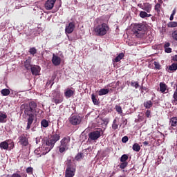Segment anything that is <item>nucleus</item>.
Returning a JSON list of instances; mask_svg holds the SVG:
<instances>
[{
    "mask_svg": "<svg viewBox=\"0 0 177 177\" xmlns=\"http://www.w3.org/2000/svg\"><path fill=\"white\" fill-rule=\"evenodd\" d=\"M60 133L58 132V131H57L55 133H53L48 139L46 140V145L37 148L35 151V153L39 155V156L47 154L53 149V148L55 147L56 142L60 140Z\"/></svg>",
    "mask_w": 177,
    "mask_h": 177,
    "instance_id": "obj_1",
    "label": "nucleus"
},
{
    "mask_svg": "<svg viewBox=\"0 0 177 177\" xmlns=\"http://www.w3.org/2000/svg\"><path fill=\"white\" fill-rule=\"evenodd\" d=\"M37 104L35 100L29 102V103L22 104L21 109L24 111V114L28 120L26 129H30L32 122L35 120V112L37 111Z\"/></svg>",
    "mask_w": 177,
    "mask_h": 177,
    "instance_id": "obj_2",
    "label": "nucleus"
},
{
    "mask_svg": "<svg viewBox=\"0 0 177 177\" xmlns=\"http://www.w3.org/2000/svg\"><path fill=\"white\" fill-rule=\"evenodd\" d=\"M147 31V26L142 23L136 24L132 28V32L136 35L138 38H142L145 36Z\"/></svg>",
    "mask_w": 177,
    "mask_h": 177,
    "instance_id": "obj_3",
    "label": "nucleus"
},
{
    "mask_svg": "<svg viewBox=\"0 0 177 177\" xmlns=\"http://www.w3.org/2000/svg\"><path fill=\"white\" fill-rule=\"evenodd\" d=\"M66 165H67V168L65 171V177L75 176L76 171V165H73L71 160H68L67 162H66Z\"/></svg>",
    "mask_w": 177,
    "mask_h": 177,
    "instance_id": "obj_4",
    "label": "nucleus"
},
{
    "mask_svg": "<svg viewBox=\"0 0 177 177\" xmlns=\"http://www.w3.org/2000/svg\"><path fill=\"white\" fill-rule=\"evenodd\" d=\"M71 140L70 136H65L61 140L60 145L58 147L59 153H64V151L68 150Z\"/></svg>",
    "mask_w": 177,
    "mask_h": 177,
    "instance_id": "obj_5",
    "label": "nucleus"
},
{
    "mask_svg": "<svg viewBox=\"0 0 177 177\" xmlns=\"http://www.w3.org/2000/svg\"><path fill=\"white\" fill-rule=\"evenodd\" d=\"M109 30V26L106 23H102L101 25H97L95 28V32L98 36H105L107 31Z\"/></svg>",
    "mask_w": 177,
    "mask_h": 177,
    "instance_id": "obj_6",
    "label": "nucleus"
},
{
    "mask_svg": "<svg viewBox=\"0 0 177 177\" xmlns=\"http://www.w3.org/2000/svg\"><path fill=\"white\" fill-rule=\"evenodd\" d=\"M104 134V131L102 129H97L95 131L89 133L88 137L91 140H97L101 136Z\"/></svg>",
    "mask_w": 177,
    "mask_h": 177,
    "instance_id": "obj_7",
    "label": "nucleus"
},
{
    "mask_svg": "<svg viewBox=\"0 0 177 177\" xmlns=\"http://www.w3.org/2000/svg\"><path fill=\"white\" fill-rule=\"evenodd\" d=\"M82 121V118L79 115H71L69 117V122L73 126L80 125Z\"/></svg>",
    "mask_w": 177,
    "mask_h": 177,
    "instance_id": "obj_8",
    "label": "nucleus"
},
{
    "mask_svg": "<svg viewBox=\"0 0 177 177\" xmlns=\"http://www.w3.org/2000/svg\"><path fill=\"white\" fill-rule=\"evenodd\" d=\"M28 136L26 133H23V134H21L20 136L18 138V142L21 146L26 147V146H28L29 145V140H28Z\"/></svg>",
    "mask_w": 177,
    "mask_h": 177,
    "instance_id": "obj_9",
    "label": "nucleus"
},
{
    "mask_svg": "<svg viewBox=\"0 0 177 177\" xmlns=\"http://www.w3.org/2000/svg\"><path fill=\"white\" fill-rule=\"evenodd\" d=\"M138 7L141 8L142 10H145L147 14H150L151 10H152V4L149 2L145 3H138Z\"/></svg>",
    "mask_w": 177,
    "mask_h": 177,
    "instance_id": "obj_10",
    "label": "nucleus"
},
{
    "mask_svg": "<svg viewBox=\"0 0 177 177\" xmlns=\"http://www.w3.org/2000/svg\"><path fill=\"white\" fill-rule=\"evenodd\" d=\"M57 0H47L44 3V7L46 10H52Z\"/></svg>",
    "mask_w": 177,
    "mask_h": 177,
    "instance_id": "obj_11",
    "label": "nucleus"
},
{
    "mask_svg": "<svg viewBox=\"0 0 177 177\" xmlns=\"http://www.w3.org/2000/svg\"><path fill=\"white\" fill-rule=\"evenodd\" d=\"M74 29H75V24L73 21H71L68 25H66L65 32L70 35L73 32Z\"/></svg>",
    "mask_w": 177,
    "mask_h": 177,
    "instance_id": "obj_12",
    "label": "nucleus"
},
{
    "mask_svg": "<svg viewBox=\"0 0 177 177\" xmlns=\"http://www.w3.org/2000/svg\"><path fill=\"white\" fill-rule=\"evenodd\" d=\"M41 72V67L39 66H31V73L32 75H39Z\"/></svg>",
    "mask_w": 177,
    "mask_h": 177,
    "instance_id": "obj_13",
    "label": "nucleus"
},
{
    "mask_svg": "<svg viewBox=\"0 0 177 177\" xmlns=\"http://www.w3.org/2000/svg\"><path fill=\"white\" fill-rule=\"evenodd\" d=\"M61 62H62V59L60 57L55 55V54H53L52 62L54 66L60 65Z\"/></svg>",
    "mask_w": 177,
    "mask_h": 177,
    "instance_id": "obj_14",
    "label": "nucleus"
},
{
    "mask_svg": "<svg viewBox=\"0 0 177 177\" xmlns=\"http://www.w3.org/2000/svg\"><path fill=\"white\" fill-rule=\"evenodd\" d=\"M63 97L61 96L60 94H57L55 97H53L52 98V102L55 104H59L60 103H62V102H63Z\"/></svg>",
    "mask_w": 177,
    "mask_h": 177,
    "instance_id": "obj_15",
    "label": "nucleus"
},
{
    "mask_svg": "<svg viewBox=\"0 0 177 177\" xmlns=\"http://www.w3.org/2000/svg\"><path fill=\"white\" fill-rule=\"evenodd\" d=\"M169 125L173 129H177V117H172L169 120Z\"/></svg>",
    "mask_w": 177,
    "mask_h": 177,
    "instance_id": "obj_16",
    "label": "nucleus"
},
{
    "mask_svg": "<svg viewBox=\"0 0 177 177\" xmlns=\"http://www.w3.org/2000/svg\"><path fill=\"white\" fill-rule=\"evenodd\" d=\"M75 93V90L68 88L67 90H66V91L64 93V96L66 98H70L73 96Z\"/></svg>",
    "mask_w": 177,
    "mask_h": 177,
    "instance_id": "obj_17",
    "label": "nucleus"
},
{
    "mask_svg": "<svg viewBox=\"0 0 177 177\" xmlns=\"http://www.w3.org/2000/svg\"><path fill=\"white\" fill-rule=\"evenodd\" d=\"M24 67L25 68H26L28 71H31V67H32V64H31V59H27L26 61H24Z\"/></svg>",
    "mask_w": 177,
    "mask_h": 177,
    "instance_id": "obj_18",
    "label": "nucleus"
},
{
    "mask_svg": "<svg viewBox=\"0 0 177 177\" xmlns=\"http://www.w3.org/2000/svg\"><path fill=\"white\" fill-rule=\"evenodd\" d=\"M152 16L151 14H148L146 10L140 11V17L141 19H146V17H151Z\"/></svg>",
    "mask_w": 177,
    "mask_h": 177,
    "instance_id": "obj_19",
    "label": "nucleus"
},
{
    "mask_svg": "<svg viewBox=\"0 0 177 177\" xmlns=\"http://www.w3.org/2000/svg\"><path fill=\"white\" fill-rule=\"evenodd\" d=\"M7 117L6 112L0 111V122H6L5 119H7Z\"/></svg>",
    "mask_w": 177,
    "mask_h": 177,
    "instance_id": "obj_20",
    "label": "nucleus"
},
{
    "mask_svg": "<svg viewBox=\"0 0 177 177\" xmlns=\"http://www.w3.org/2000/svg\"><path fill=\"white\" fill-rule=\"evenodd\" d=\"M162 6L160 3H156L154 6V10L157 12L158 15H160L161 12Z\"/></svg>",
    "mask_w": 177,
    "mask_h": 177,
    "instance_id": "obj_21",
    "label": "nucleus"
},
{
    "mask_svg": "<svg viewBox=\"0 0 177 177\" xmlns=\"http://www.w3.org/2000/svg\"><path fill=\"white\" fill-rule=\"evenodd\" d=\"M153 106V102L151 100H147L144 102V107L146 109H151Z\"/></svg>",
    "mask_w": 177,
    "mask_h": 177,
    "instance_id": "obj_22",
    "label": "nucleus"
},
{
    "mask_svg": "<svg viewBox=\"0 0 177 177\" xmlns=\"http://www.w3.org/2000/svg\"><path fill=\"white\" fill-rule=\"evenodd\" d=\"M167 84H165V83L164 82L160 83V91H161V93H165V91H167Z\"/></svg>",
    "mask_w": 177,
    "mask_h": 177,
    "instance_id": "obj_23",
    "label": "nucleus"
},
{
    "mask_svg": "<svg viewBox=\"0 0 177 177\" xmlns=\"http://www.w3.org/2000/svg\"><path fill=\"white\" fill-rule=\"evenodd\" d=\"M168 69L170 72H176V71H177V64L174 63L171 64L170 66H169Z\"/></svg>",
    "mask_w": 177,
    "mask_h": 177,
    "instance_id": "obj_24",
    "label": "nucleus"
},
{
    "mask_svg": "<svg viewBox=\"0 0 177 177\" xmlns=\"http://www.w3.org/2000/svg\"><path fill=\"white\" fill-rule=\"evenodd\" d=\"M0 148L1 149H8L9 148V144L7 141H2L0 144Z\"/></svg>",
    "mask_w": 177,
    "mask_h": 177,
    "instance_id": "obj_25",
    "label": "nucleus"
},
{
    "mask_svg": "<svg viewBox=\"0 0 177 177\" xmlns=\"http://www.w3.org/2000/svg\"><path fill=\"white\" fill-rule=\"evenodd\" d=\"M41 127L46 129V127H49V122H48L46 119H42V120L41 121Z\"/></svg>",
    "mask_w": 177,
    "mask_h": 177,
    "instance_id": "obj_26",
    "label": "nucleus"
},
{
    "mask_svg": "<svg viewBox=\"0 0 177 177\" xmlns=\"http://www.w3.org/2000/svg\"><path fill=\"white\" fill-rule=\"evenodd\" d=\"M29 53L32 55V57H35V55L37 53L36 47H30V48H29Z\"/></svg>",
    "mask_w": 177,
    "mask_h": 177,
    "instance_id": "obj_27",
    "label": "nucleus"
},
{
    "mask_svg": "<svg viewBox=\"0 0 177 177\" xmlns=\"http://www.w3.org/2000/svg\"><path fill=\"white\" fill-rule=\"evenodd\" d=\"M109 93V89H100L98 91V95L99 96H102L103 95H107V93Z\"/></svg>",
    "mask_w": 177,
    "mask_h": 177,
    "instance_id": "obj_28",
    "label": "nucleus"
},
{
    "mask_svg": "<svg viewBox=\"0 0 177 177\" xmlns=\"http://www.w3.org/2000/svg\"><path fill=\"white\" fill-rule=\"evenodd\" d=\"M91 100L93 101V104H95V105L99 104V100H97V99L96 98L95 93H92Z\"/></svg>",
    "mask_w": 177,
    "mask_h": 177,
    "instance_id": "obj_29",
    "label": "nucleus"
},
{
    "mask_svg": "<svg viewBox=\"0 0 177 177\" xmlns=\"http://www.w3.org/2000/svg\"><path fill=\"white\" fill-rule=\"evenodd\" d=\"M83 158H84V153H78L75 156L76 161H81V160H82Z\"/></svg>",
    "mask_w": 177,
    "mask_h": 177,
    "instance_id": "obj_30",
    "label": "nucleus"
},
{
    "mask_svg": "<svg viewBox=\"0 0 177 177\" xmlns=\"http://www.w3.org/2000/svg\"><path fill=\"white\" fill-rule=\"evenodd\" d=\"M128 160H129V155H127V153H124L120 157V162H127Z\"/></svg>",
    "mask_w": 177,
    "mask_h": 177,
    "instance_id": "obj_31",
    "label": "nucleus"
},
{
    "mask_svg": "<svg viewBox=\"0 0 177 177\" xmlns=\"http://www.w3.org/2000/svg\"><path fill=\"white\" fill-rule=\"evenodd\" d=\"M168 28H176L177 27V21H169L167 24Z\"/></svg>",
    "mask_w": 177,
    "mask_h": 177,
    "instance_id": "obj_32",
    "label": "nucleus"
},
{
    "mask_svg": "<svg viewBox=\"0 0 177 177\" xmlns=\"http://www.w3.org/2000/svg\"><path fill=\"white\" fill-rule=\"evenodd\" d=\"M132 148L134 151H140V146L139 144H133Z\"/></svg>",
    "mask_w": 177,
    "mask_h": 177,
    "instance_id": "obj_33",
    "label": "nucleus"
},
{
    "mask_svg": "<svg viewBox=\"0 0 177 177\" xmlns=\"http://www.w3.org/2000/svg\"><path fill=\"white\" fill-rule=\"evenodd\" d=\"M153 65L155 66V69H161L162 68V66L160 64V62H158V61H154L153 62Z\"/></svg>",
    "mask_w": 177,
    "mask_h": 177,
    "instance_id": "obj_34",
    "label": "nucleus"
},
{
    "mask_svg": "<svg viewBox=\"0 0 177 177\" xmlns=\"http://www.w3.org/2000/svg\"><path fill=\"white\" fill-rule=\"evenodd\" d=\"M128 165H129L128 162H121L120 165V169H125V168H127Z\"/></svg>",
    "mask_w": 177,
    "mask_h": 177,
    "instance_id": "obj_35",
    "label": "nucleus"
},
{
    "mask_svg": "<svg viewBox=\"0 0 177 177\" xmlns=\"http://www.w3.org/2000/svg\"><path fill=\"white\" fill-rule=\"evenodd\" d=\"M3 96H8V95H10V91L9 89H2L1 91Z\"/></svg>",
    "mask_w": 177,
    "mask_h": 177,
    "instance_id": "obj_36",
    "label": "nucleus"
},
{
    "mask_svg": "<svg viewBox=\"0 0 177 177\" xmlns=\"http://www.w3.org/2000/svg\"><path fill=\"white\" fill-rule=\"evenodd\" d=\"M130 84L131 86H134L136 89H138V88H139L140 86L139 82L138 81H136V82H133V81H131Z\"/></svg>",
    "mask_w": 177,
    "mask_h": 177,
    "instance_id": "obj_37",
    "label": "nucleus"
},
{
    "mask_svg": "<svg viewBox=\"0 0 177 177\" xmlns=\"http://www.w3.org/2000/svg\"><path fill=\"white\" fill-rule=\"evenodd\" d=\"M115 109L120 114L122 113V112H123L122 108V106H120V105H115Z\"/></svg>",
    "mask_w": 177,
    "mask_h": 177,
    "instance_id": "obj_38",
    "label": "nucleus"
},
{
    "mask_svg": "<svg viewBox=\"0 0 177 177\" xmlns=\"http://www.w3.org/2000/svg\"><path fill=\"white\" fill-rule=\"evenodd\" d=\"M112 129H118V124H117V119H114L113 124H112Z\"/></svg>",
    "mask_w": 177,
    "mask_h": 177,
    "instance_id": "obj_39",
    "label": "nucleus"
},
{
    "mask_svg": "<svg viewBox=\"0 0 177 177\" xmlns=\"http://www.w3.org/2000/svg\"><path fill=\"white\" fill-rule=\"evenodd\" d=\"M26 172L29 175H31L33 172V168L32 167H28V168L26 169Z\"/></svg>",
    "mask_w": 177,
    "mask_h": 177,
    "instance_id": "obj_40",
    "label": "nucleus"
},
{
    "mask_svg": "<svg viewBox=\"0 0 177 177\" xmlns=\"http://www.w3.org/2000/svg\"><path fill=\"white\" fill-rule=\"evenodd\" d=\"M127 141H129L128 136H125L122 138V142L125 144L126 142H127Z\"/></svg>",
    "mask_w": 177,
    "mask_h": 177,
    "instance_id": "obj_41",
    "label": "nucleus"
},
{
    "mask_svg": "<svg viewBox=\"0 0 177 177\" xmlns=\"http://www.w3.org/2000/svg\"><path fill=\"white\" fill-rule=\"evenodd\" d=\"M172 37H173V39H175L177 41V30H176L172 32Z\"/></svg>",
    "mask_w": 177,
    "mask_h": 177,
    "instance_id": "obj_42",
    "label": "nucleus"
},
{
    "mask_svg": "<svg viewBox=\"0 0 177 177\" xmlns=\"http://www.w3.org/2000/svg\"><path fill=\"white\" fill-rule=\"evenodd\" d=\"M151 111L150 110H147L146 112H145V116L147 118H151Z\"/></svg>",
    "mask_w": 177,
    "mask_h": 177,
    "instance_id": "obj_43",
    "label": "nucleus"
},
{
    "mask_svg": "<svg viewBox=\"0 0 177 177\" xmlns=\"http://www.w3.org/2000/svg\"><path fill=\"white\" fill-rule=\"evenodd\" d=\"M5 177H21V176L19 175V174H12V175L11 176L7 175V176H5Z\"/></svg>",
    "mask_w": 177,
    "mask_h": 177,
    "instance_id": "obj_44",
    "label": "nucleus"
},
{
    "mask_svg": "<svg viewBox=\"0 0 177 177\" xmlns=\"http://www.w3.org/2000/svg\"><path fill=\"white\" fill-rule=\"evenodd\" d=\"M140 89L142 91V93H144V91H148V88H147V86H140Z\"/></svg>",
    "mask_w": 177,
    "mask_h": 177,
    "instance_id": "obj_45",
    "label": "nucleus"
},
{
    "mask_svg": "<svg viewBox=\"0 0 177 177\" xmlns=\"http://www.w3.org/2000/svg\"><path fill=\"white\" fill-rule=\"evenodd\" d=\"M165 52H166L167 53H171V52H172V48H171V47L168 46V48L165 49Z\"/></svg>",
    "mask_w": 177,
    "mask_h": 177,
    "instance_id": "obj_46",
    "label": "nucleus"
},
{
    "mask_svg": "<svg viewBox=\"0 0 177 177\" xmlns=\"http://www.w3.org/2000/svg\"><path fill=\"white\" fill-rule=\"evenodd\" d=\"M173 97L174 98V102H177V88H176V91L174 93Z\"/></svg>",
    "mask_w": 177,
    "mask_h": 177,
    "instance_id": "obj_47",
    "label": "nucleus"
},
{
    "mask_svg": "<svg viewBox=\"0 0 177 177\" xmlns=\"http://www.w3.org/2000/svg\"><path fill=\"white\" fill-rule=\"evenodd\" d=\"M124 57V54L120 53L119 54V61L120 62L121 59H123Z\"/></svg>",
    "mask_w": 177,
    "mask_h": 177,
    "instance_id": "obj_48",
    "label": "nucleus"
},
{
    "mask_svg": "<svg viewBox=\"0 0 177 177\" xmlns=\"http://www.w3.org/2000/svg\"><path fill=\"white\" fill-rule=\"evenodd\" d=\"M172 60L173 62H177V54H176L175 55H174V57H172Z\"/></svg>",
    "mask_w": 177,
    "mask_h": 177,
    "instance_id": "obj_49",
    "label": "nucleus"
},
{
    "mask_svg": "<svg viewBox=\"0 0 177 177\" xmlns=\"http://www.w3.org/2000/svg\"><path fill=\"white\" fill-rule=\"evenodd\" d=\"M169 46H170V43L165 44V50H166V48H168V47Z\"/></svg>",
    "mask_w": 177,
    "mask_h": 177,
    "instance_id": "obj_50",
    "label": "nucleus"
},
{
    "mask_svg": "<svg viewBox=\"0 0 177 177\" xmlns=\"http://www.w3.org/2000/svg\"><path fill=\"white\" fill-rule=\"evenodd\" d=\"M120 56L119 55H118V57H115V62H120Z\"/></svg>",
    "mask_w": 177,
    "mask_h": 177,
    "instance_id": "obj_51",
    "label": "nucleus"
},
{
    "mask_svg": "<svg viewBox=\"0 0 177 177\" xmlns=\"http://www.w3.org/2000/svg\"><path fill=\"white\" fill-rule=\"evenodd\" d=\"M176 14V9H174V10L172 11V15H173V17L174 19V15Z\"/></svg>",
    "mask_w": 177,
    "mask_h": 177,
    "instance_id": "obj_52",
    "label": "nucleus"
},
{
    "mask_svg": "<svg viewBox=\"0 0 177 177\" xmlns=\"http://www.w3.org/2000/svg\"><path fill=\"white\" fill-rule=\"evenodd\" d=\"M107 151H108V150L104 151L102 152V156H106V153H107Z\"/></svg>",
    "mask_w": 177,
    "mask_h": 177,
    "instance_id": "obj_53",
    "label": "nucleus"
},
{
    "mask_svg": "<svg viewBox=\"0 0 177 177\" xmlns=\"http://www.w3.org/2000/svg\"><path fill=\"white\" fill-rule=\"evenodd\" d=\"M143 145H144L145 146H147V145H149L148 141H144Z\"/></svg>",
    "mask_w": 177,
    "mask_h": 177,
    "instance_id": "obj_54",
    "label": "nucleus"
},
{
    "mask_svg": "<svg viewBox=\"0 0 177 177\" xmlns=\"http://www.w3.org/2000/svg\"><path fill=\"white\" fill-rule=\"evenodd\" d=\"M158 3L162 4L163 3V0H158Z\"/></svg>",
    "mask_w": 177,
    "mask_h": 177,
    "instance_id": "obj_55",
    "label": "nucleus"
},
{
    "mask_svg": "<svg viewBox=\"0 0 177 177\" xmlns=\"http://www.w3.org/2000/svg\"><path fill=\"white\" fill-rule=\"evenodd\" d=\"M169 19H170V21H174V17H173L172 14L171 15Z\"/></svg>",
    "mask_w": 177,
    "mask_h": 177,
    "instance_id": "obj_56",
    "label": "nucleus"
},
{
    "mask_svg": "<svg viewBox=\"0 0 177 177\" xmlns=\"http://www.w3.org/2000/svg\"><path fill=\"white\" fill-rule=\"evenodd\" d=\"M127 119H125V120L123 121V123L125 124V125H127Z\"/></svg>",
    "mask_w": 177,
    "mask_h": 177,
    "instance_id": "obj_57",
    "label": "nucleus"
},
{
    "mask_svg": "<svg viewBox=\"0 0 177 177\" xmlns=\"http://www.w3.org/2000/svg\"><path fill=\"white\" fill-rule=\"evenodd\" d=\"M24 177H27V174H24Z\"/></svg>",
    "mask_w": 177,
    "mask_h": 177,
    "instance_id": "obj_58",
    "label": "nucleus"
},
{
    "mask_svg": "<svg viewBox=\"0 0 177 177\" xmlns=\"http://www.w3.org/2000/svg\"><path fill=\"white\" fill-rule=\"evenodd\" d=\"M158 165H160V163L161 161L158 160Z\"/></svg>",
    "mask_w": 177,
    "mask_h": 177,
    "instance_id": "obj_59",
    "label": "nucleus"
},
{
    "mask_svg": "<svg viewBox=\"0 0 177 177\" xmlns=\"http://www.w3.org/2000/svg\"><path fill=\"white\" fill-rule=\"evenodd\" d=\"M53 84H54V82L52 83V86H53Z\"/></svg>",
    "mask_w": 177,
    "mask_h": 177,
    "instance_id": "obj_60",
    "label": "nucleus"
},
{
    "mask_svg": "<svg viewBox=\"0 0 177 177\" xmlns=\"http://www.w3.org/2000/svg\"><path fill=\"white\" fill-rule=\"evenodd\" d=\"M164 1H167V0H164Z\"/></svg>",
    "mask_w": 177,
    "mask_h": 177,
    "instance_id": "obj_61",
    "label": "nucleus"
},
{
    "mask_svg": "<svg viewBox=\"0 0 177 177\" xmlns=\"http://www.w3.org/2000/svg\"><path fill=\"white\" fill-rule=\"evenodd\" d=\"M122 1H126V0H122Z\"/></svg>",
    "mask_w": 177,
    "mask_h": 177,
    "instance_id": "obj_62",
    "label": "nucleus"
}]
</instances>
